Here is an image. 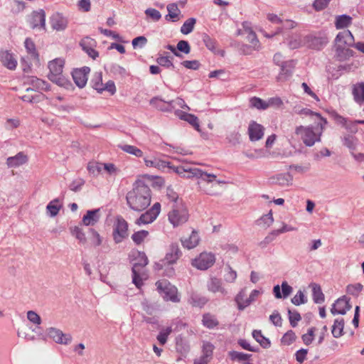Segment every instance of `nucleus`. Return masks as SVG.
I'll use <instances>...</instances> for the list:
<instances>
[{"mask_svg": "<svg viewBox=\"0 0 364 364\" xmlns=\"http://www.w3.org/2000/svg\"><path fill=\"white\" fill-rule=\"evenodd\" d=\"M173 172L178 173L183 177L191 178L196 177L200 178L202 181L205 182L207 186H210V188H205V193L210 196L218 195L219 193L218 187H221L225 184L226 182L222 180H218L217 176L213 173H208L197 168H191L188 166H174L170 163L169 166H166Z\"/></svg>", "mask_w": 364, "mask_h": 364, "instance_id": "obj_1", "label": "nucleus"}, {"mask_svg": "<svg viewBox=\"0 0 364 364\" xmlns=\"http://www.w3.org/2000/svg\"><path fill=\"white\" fill-rule=\"evenodd\" d=\"M151 189L141 180L136 181L126 196L129 207L136 212L145 210L151 203Z\"/></svg>", "mask_w": 364, "mask_h": 364, "instance_id": "obj_2", "label": "nucleus"}, {"mask_svg": "<svg viewBox=\"0 0 364 364\" xmlns=\"http://www.w3.org/2000/svg\"><path fill=\"white\" fill-rule=\"evenodd\" d=\"M326 124L319 120L315 124L309 126H299L295 133L301 136L303 143L306 146H312L316 142L321 141V136Z\"/></svg>", "mask_w": 364, "mask_h": 364, "instance_id": "obj_3", "label": "nucleus"}, {"mask_svg": "<svg viewBox=\"0 0 364 364\" xmlns=\"http://www.w3.org/2000/svg\"><path fill=\"white\" fill-rule=\"evenodd\" d=\"M64 61L62 59L56 58L48 64L50 73L48 75L49 80L61 87H66L70 82L63 76V69Z\"/></svg>", "mask_w": 364, "mask_h": 364, "instance_id": "obj_4", "label": "nucleus"}, {"mask_svg": "<svg viewBox=\"0 0 364 364\" xmlns=\"http://www.w3.org/2000/svg\"><path fill=\"white\" fill-rule=\"evenodd\" d=\"M188 210L183 203L173 204L171 210L168 214L169 222L173 227H178L186 223L188 220Z\"/></svg>", "mask_w": 364, "mask_h": 364, "instance_id": "obj_5", "label": "nucleus"}, {"mask_svg": "<svg viewBox=\"0 0 364 364\" xmlns=\"http://www.w3.org/2000/svg\"><path fill=\"white\" fill-rule=\"evenodd\" d=\"M148 258L144 252H138L132 264V282L137 288L143 284L141 273L144 267L148 264Z\"/></svg>", "mask_w": 364, "mask_h": 364, "instance_id": "obj_6", "label": "nucleus"}, {"mask_svg": "<svg viewBox=\"0 0 364 364\" xmlns=\"http://www.w3.org/2000/svg\"><path fill=\"white\" fill-rule=\"evenodd\" d=\"M182 255L179 245L177 243H172L166 252L165 257L155 264V269L161 270L166 264H173Z\"/></svg>", "mask_w": 364, "mask_h": 364, "instance_id": "obj_7", "label": "nucleus"}, {"mask_svg": "<svg viewBox=\"0 0 364 364\" xmlns=\"http://www.w3.org/2000/svg\"><path fill=\"white\" fill-rule=\"evenodd\" d=\"M157 289L164 293V299L166 301H171L173 302H178L180 301L177 295V289L171 286L166 280L158 281L156 283Z\"/></svg>", "mask_w": 364, "mask_h": 364, "instance_id": "obj_8", "label": "nucleus"}, {"mask_svg": "<svg viewBox=\"0 0 364 364\" xmlns=\"http://www.w3.org/2000/svg\"><path fill=\"white\" fill-rule=\"evenodd\" d=\"M215 262V257L210 252H202L199 256L192 260L191 264L194 267L200 269L206 270L212 267Z\"/></svg>", "mask_w": 364, "mask_h": 364, "instance_id": "obj_9", "label": "nucleus"}, {"mask_svg": "<svg viewBox=\"0 0 364 364\" xmlns=\"http://www.w3.org/2000/svg\"><path fill=\"white\" fill-rule=\"evenodd\" d=\"M127 237L128 223L122 217H117L113 230V239L115 243H120Z\"/></svg>", "mask_w": 364, "mask_h": 364, "instance_id": "obj_10", "label": "nucleus"}, {"mask_svg": "<svg viewBox=\"0 0 364 364\" xmlns=\"http://www.w3.org/2000/svg\"><path fill=\"white\" fill-rule=\"evenodd\" d=\"M161 211V204L155 203L153 206L146 210L144 213L141 214L140 217L136 220V224L141 225L142 224H149L154 222Z\"/></svg>", "mask_w": 364, "mask_h": 364, "instance_id": "obj_11", "label": "nucleus"}, {"mask_svg": "<svg viewBox=\"0 0 364 364\" xmlns=\"http://www.w3.org/2000/svg\"><path fill=\"white\" fill-rule=\"evenodd\" d=\"M47 336L53 339L56 343L68 345L72 341V336L69 333H64L61 330L50 327L46 330Z\"/></svg>", "mask_w": 364, "mask_h": 364, "instance_id": "obj_12", "label": "nucleus"}, {"mask_svg": "<svg viewBox=\"0 0 364 364\" xmlns=\"http://www.w3.org/2000/svg\"><path fill=\"white\" fill-rule=\"evenodd\" d=\"M259 294L258 290L254 289L252 291L250 296L245 299L246 296L245 290L242 289L236 296L235 301L237 304V307L240 311L244 310L247 306L251 304Z\"/></svg>", "mask_w": 364, "mask_h": 364, "instance_id": "obj_13", "label": "nucleus"}, {"mask_svg": "<svg viewBox=\"0 0 364 364\" xmlns=\"http://www.w3.org/2000/svg\"><path fill=\"white\" fill-rule=\"evenodd\" d=\"M29 24L33 29H46V13L43 9L32 12L29 19Z\"/></svg>", "mask_w": 364, "mask_h": 364, "instance_id": "obj_14", "label": "nucleus"}, {"mask_svg": "<svg viewBox=\"0 0 364 364\" xmlns=\"http://www.w3.org/2000/svg\"><path fill=\"white\" fill-rule=\"evenodd\" d=\"M350 299H347L343 296L338 299L336 302L332 305L331 313L333 315L341 314L345 315L348 311L351 309V305L349 303Z\"/></svg>", "mask_w": 364, "mask_h": 364, "instance_id": "obj_15", "label": "nucleus"}, {"mask_svg": "<svg viewBox=\"0 0 364 364\" xmlns=\"http://www.w3.org/2000/svg\"><path fill=\"white\" fill-rule=\"evenodd\" d=\"M90 68L85 66L80 69H75L72 73L73 80L77 86L80 88H82L85 86L87 79L88 74L90 73Z\"/></svg>", "mask_w": 364, "mask_h": 364, "instance_id": "obj_16", "label": "nucleus"}, {"mask_svg": "<svg viewBox=\"0 0 364 364\" xmlns=\"http://www.w3.org/2000/svg\"><path fill=\"white\" fill-rule=\"evenodd\" d=\"M326 43V38L323 37L308 35L304 38V45L311 49L320 50Z\"/></svg>", "mask_w": 364, "mask_h": 364, "instance_id": "obj_17", "label": "nucleus"}, {"mask_svg": "<svg viewBox=\"0 0 364 364\" xmlns=\"http://www.w3.org/2000/svg\"><path fill=\"white\" fill-rule=\"evenodd\" d=\"M341 44L342 46L354 47L355 41L352 33L349 30L339 32L335 39V45Z\"/></svg>", "mask_w": 364, "mask_h": 364, "instance_id": "obj_18", "label": "nucleus"}, {"mask_svg": "<svg viewBox=\"0 0 364 364\" xmlns=\"http://www.w3.org/2000/svg\"><path fill=\"white\" fill-rule=\"evenodd\" d=\"M82 49L92 59L98 57V52L94 48L96 46V41L90 37H85L80 42Z\"/></svg>", "mask_w": 364, "mask_h": 364, "instance_id": "obj_19", "label": "nucleus"}, {"mask_svg": "<svg viewBox=\"0 0 364 364\" xmlns=\"http://www.w3.org/2000/svg\"><path fill=\"white\" fill-rule=\"evenodd\" d=\"M264 128L262 125L252 121L248 127V134L251 141L261 139L264 136Z\"/></svg>", "mask_w": 364, "mask_h": 364, "instance_id": "obj_20", "label": "nucleus"}, {"mask_svg": "<svg viewBox=\"0 0 364 364\" xmlns=\"http://www.w3.org/2000/svg\"><path fill=\"white\" fill-rule=\"evenodd\" d=\"M100 208L87 210L86 214L82 217V224L85 226L95 225L100 219Z\"/></svg>", "mask_w": 364, "mask_h": 364, "instance_id": "obj_21", "label": "nucleus"}, {"mask_svg": "<svg viewBox=\"0 0 364 364\" xmlns=\"http://www.w3.org/2000/svg\"><path fill=\"white\" fill-rule=\"evenodd\" d=\"M295 64V61L292 60L282 63V64H281V71L277 77V80L279 81H284L290 77L293 73Z\"/></svg>", "mask_w": 364, "mask_h": 364, "instance_id": "obj_22", "label": "nucleus"}, {"mask_svg": "<svg viewBox=\"0 0 364 364\" xmlns=\"http://www.w3.org/2000/svg\"><path fill=\"white\" fill-rule=\"evenodd\" d=\"M150 105L162 112H170L174 109L173 102H170V101H165L159 97H155L151 99Z\"/></svg>", "mask_w": 364, "mask_h": 364, "instance_id": "obj_23", "label": "nucleus"}, {"mask_svg": "<svg viewBox=\"0 0 364 364\" xmlns=\"http://www.w3.org/2000/svg\"><path fill=\"white\" fill-rule=\"evenodd\" d=\"M28 161V156L22 151L18 152L14 156H10L6 159V165L9 168H16L25 164Z\"/></svg>", "mask_w": 364, "mask_h": 364, "instance_id": "obj_24", "label": "nucleus"}, {"mask_svg": "<svg viewBox=\"0 0 364 364\" xmlns=\"http://www.w3.org/2000/svg\"><path fill=\"white\" fill-rule=\"evenodd\" d=\"M175 114L181 119L188 122L191 124L197 131H200V124L198 119L196 116L189 114L181 110L177 109L175 111Z\"/></svg>", "mask_w": 364, "mask_h": 364, "instance_id": "obj_25", "label": "nucleus"}, {"mask_svg": "<svg viewBox=\"0 0 364 364\" xmlns=\"http://www.w3.org/2000/svg\"><path fill=\"white\" fill-rule=\"evenodd\" d=\"M0 60L4 66L9 70H15L17 65V61L13 54L8 50L0 53Z\"/></svg>", "mask_w": 364, "mask_h": 364, "instance_id": "obj_26", "label": "nucleus"}, {"mask_svg": "<svg viewBox=\"0 0 364 364\" xmlns=\"http://www.w3.org/2000/svg\"><path fill=\"white\" fill-rule=\"evenodd\" d=\"M68 23V19L59 13L54 14L51 18V26L54 30L64 31Z\"/></svg>", "mask_w": 364, "mask_h": 364, "instance_id": "obj_27", "label": "nucleus"}, {"mask_svg": "<svg viewBox=\"0 0 364 364\" xmlns=\"http://www.w3.org/2000/svg\"><path fill=\"white\" fill-rule=\"evenodd\" d=\"M336 48V58L339 61H344L353 55V51L347 48V46H342L341 44L335 45Z\"/></svg>", "mask_w": 364, "mask_h": 364, "instance_id": "obj_28", "label": "nucleus"}, {"mask_svg": "<svg viewBox=\"0 0 364 364\" xmlns=\"http://www.w3.org/2000/svg\"><path fill=\"white\" fill-rule=\"evenodd\" d=\"M28 83H30L33 87L26 88V91L27 92L30 91L36 90H48V84L46 81L39 79L36 77H31L28 80Z\"/></svg>", "mask_w": 364, "mask_h": 364, "instance_id": "obj_29", "label": "nucleus"}, {"mask_svg": "<svg viewBox=\"0 0 364 364\" xmlns=\"http://www.w3.org/2000/svg\"><path fill=\"white\" fill-rule=\"evenodd\" d=\"M272 183L281 186H289L292 184L293 176L289 173L277 174L272 178Z\"/></svg>", "mask_w": 364, "mask_h": 364, "instance_id": "obj_30", "label": "nucleus"}, {"mask_svg": "<svg viewBox=\"0 0 364 364\" xmlns=\"http://www.w3.org/2000/svg\"><path fill=\"white\" fill-rule=\"evenodd\" d=\"M181 241L183 247L191 250L198 245L200 237L198 232L193 230L188 238H182Z\"/></svg>", "mask_w": 364, "mask_h": 364, "instance_id": "obj_31", "label": "nucleus"}, {"mask_svg": "<svg viewBox=\"0 0 364 364\" xmlns=\"http://www.w3.org/2000/svg\"><path fill=\"white\" fill-rule=\"evenodd\" d=\"M207 286L208 290L213 293L219 292L223 295H225L227 294L226 290L222 285L221 280L218 278H211L210 281L208 282Z\"/></svg>", "mask_w": 364, "mask_h": 364, "instance_id": "obj_32", "label": "nucleus"}, {"mask_svg": "<svg viewBox=\"0 0 364 364\" xmlns=\"http://www.w3.org/2000/svg\"><path fill=\"white\" fill-rule=\"evenodd\" d=\"M293 112L300 115L316 116L319 120L323 122L324 124H327V120L322 117L319 113L314 112L308 108H303L299 105H296L293 108Z\"/></svg>", "mask_w": 364, "mask_h": 364, "instance_id": "obj_33", "label": "nucleus"}, {"mask_svg": "<svg viewBox=\"0 0 364 364\" xmlns=\"http://www.w3.org/2000/svg\"><path fill=\"white\" fill-rule=\"evenodd\" d=\"M168 14L166 15L165 18L166 21L171 20L175 22L179 19V14L181 11L179 10L176 4H169L167 5Z\"/></svg>", "mask_w": 364, "mask_h": 364, "instance_id": "obj_34", "label": "nucleus"}, {"mask_svg": "<svg viewBox=\"0 0 364 364\" xmlns=\"http://www.w3.org/2000/svg\"><path fill=\"white\" fill-rule=\"evenodd\" d=\"M352 17L343 14L337 16L335 21V26L337 29H343L348 27L352 23Z\"/></svg>", "mask_w": 364, "mask_h": 364, "instance_id": "obj_35", "label": "nucleus"}, {"mask_svg": "<svg viewBox=\"0 0 364 364\" xmlns=\"http://www.w3.org/2000/svg\"><path fill=\"white\" fill-rule=\"evenodd\" d=\"M353 95L357 103L364 102V82H360L353 86Z\"/></svg>", "mask_w": 364, "mask_h": 364, "instance_id": "obj_36", "label": "nucleus"}, {"mask_svg": "<svg viewBox=\"0 0 364 364\" xmlns=\"http://www.w3.org/2000/svg\"><path fill=\"white\" fill-rule=\"evenodd\" d=\"M343 144L348 148L350 151H354L356 149L358 139L351 134H346L342 138Z\"/></svg>", "mask_w": 364, "mask_h": 364, "instance_id": "obj_37", "label": "nucleus"}, {"mask_svg": "<svg viewBox=\"0 0 364 364\" xmlns=\"http://www.w3.org/2000/svg\"><path fill=\"white\" fill-rule=\"evenodd\" d=\"M344 320L343 318H336L332 326L331 333L334 338H340L343 333Z\"/></svg>", "mask_w": 364, "mask_h": 364, "instance_id": "obj_38", "label": "nucleus"}, {"mask_svg": "<svg viewBox=\"0 0 364 364\" xmlns=\"http://www.w3.org/2000/svg\"><path fill=\"white\" fill-rule=\"evenodd\" d=\"M252 337L260 344L264 348H269L271 346V342L269 338L264 337L260 330H254L252 331Z\"/></svg>", "mask_w": 364, "mask_h": 364, "instance_id": "obj_39", "label": "nucleus"}, {"mask_svg": "<svg viewBox=\"0 0 364 364\" xmlns=\"http://www.w3.org/2000/svg\"><path fill=\"white\" fill-rule=\"evenodd\" d=\"M312 296L314 303L321 304L324 301V294L321 291V287L317 284H312Z\"/></svg>", "mask_w": 364, "mask_h": 364, "instance_id": "obj_40", "label": "nucleus"}, {"mask_svg": "<svg viewBox=\"0 0 364 364\" xmlns=\"http://www.w3.org/2000/svg\"><path fill=\"white\" fill-rule=\"evenodd\" d=\"M144 163L146 166L148 167H155L159 168H166V166H169L170 164L169 161H161L156 159H154L153 160L144 159Z\"/></svg>", "mask_w": 364, "mask_h": 364, "instance_id": "obj_41", "label": "nucleus"}, {"mask_svg": "<svg viewBox=\"0 0 364 364\" xmlns=\"http://www.w3.org/2000/svg\"><path fill=\"white\" fill-rule=\"evenodd\" d=\"M119 148L122 151L136 157H141L143 156V151L135 146L124 144L119 145Z\"/></svg>", "mask_w": 364, "mask_h": 364, "instance_id": "obj_42", "label": "nucleus"}, {"mask_svg": "<svg viewBox=\"0 0 364 364\" xmlns=\"http://www.w3.org/2000/svg\"><path fill=\"white\" fill-rule=\"evenodd\" d=\"M202 321L203 324L208 328H213L219 324L215 316L210 314H204Z\"/></svg>", "mask_w": 364, "mask_h": 364, "instance_id": "obj_43", "label": "nucleus"}, {"mask_svg": "<svg viewBox=\"0 0 364 364\" xmlns=\"http://www.w3.org/2000/svg\"><path fill=\"white\" fill-rule=\"evenodd\" d=\"M229 357L232 360H237L238 362L247 361L252 356L251 354H247L242 352L232 350L228 353Z\"/></svg>", "mask_w": 364, "mask_h": 364, "instance_id": "obj_44", "label": "nucleus"}, {"mask_svg": "<svg viewBox=\"0 0 364 364\" xmlns=\"http://www.w3.org/2000/svg\"><path fill=\"white\" fill-rule=\"evenodd\" d=\"M58 199H54L48 204L46 209L50 217H55L58 214L61 208L60 205H58Z\"/></svg>", "mask_w": 364, "mask_h": 364, "instance_id": "obj_45", "label": "nucleus"}, {"mask_svg": "<svg viewBox=\"0 0 364 364\" xmlns=\"http://www.w3.org/2000/svg\"><path fill=\"white\" fill-rule=\"evenodd\" d=\"M91 83L92 85V87L96 90L98 92L102 93L103 92V83H102V77L101 73H97L93 76Z\"/></svg>", "mask_w": 364, "mask_h": 364, "instance_id": "obj_46", "label": "nucleus"}, {"mask_svg": "<svg viewBox=\"0 0 364 364\" xmlns=\"http://www.w3.org/2000/svg\"><path fill=\"white\" fill-rule=\"evenodd\" d=\"M274 222L272 210L267 214L262 215L259 220H257L258 225L263 226L264 228L269 227Z\"/></svg>", "mask_w": 364, "mask_h": 364, "instance_id": "obj_47", "label": "nucleus"}, {"mask_svg": "<svg viewBox=\"0 0 364 364\" xmlns=\"http://www.w3.org/2000/svg\"><path fill=\"white\" fill-rule=\"evenodd\" d=\"M196 23V20L194 18L187 19L181 27V32L185 35L191 33L194 28Z\"/></svg>", "mask_w": 364, "mask_h": 364, "instance_id": "obj_48", "label": "nucleus"}, {"mask_svg": "<svg viewBox=\"0 0 364 364\" xmlns=\"http://www.w3.org/2000/svg\"><path fill=\"white\" fill-rule=\"evenodd\" d=\"M172 331L173 329L171 326L162 328L160 331L156 338L161 345H164L166 343L167 338Z\"/></svg>", "mask_w": 364, "mask_h": 364, "instance_id": "obj_49", "label": "nucleus"}, {"mask_svg": "<svg viewBox=\"0 0 364 364\" xmlns=\"http://www.w3.org/2000/svg\"><path fill=\"white\" fill-rule=\"evenodd\" d=\"M288 315L290 325L294 328L297 326L298 322L301 321V316L300 314L296 310L288 309Z\"/></svg>", "mask_w": 364, "mask_h": 364, "instance_id": "obj_50", "label": "nucleus"}, {"mask_svg": "<svg viewBox=\"0 0 364 364\" xmlns=\"http://www.w3.org/2000/svg\"><path fill=\"white\" fill-rule=\"evenodd\" d=\"M148 235L149 232L142 230L134 232L132 235V239L135 244L140 245Z\"/></svg>", "mask_w": 364, "mask_h": 364, "instance_id": "obj_51", "label": "nucleus"}, {"mask_svg": "<svg viewBox=\"0 0 364 364\" xmlns=\"http://www.w3.org/2000/svg\"><path fill=\"white\" fill-rule=\"evenodd\" d=\"M190 303L194 306H204L208 300L203 296H200L196 294H193L190 297Z\"/></svg>", "mask_w": 364, "mask_h": 364, "instance_id": "obj_52", "label": "nucleus"}, {"mask_svg": "<svg viewBox=\"0 0 364 364\" xmlns=\"http://www.w3.org/2000/svg\"><path fill=\"white\" fill-rule=\"evenodd\" d=\"M70 232L80 241V242L82 244H85L86 242L87 239L85 235L80 228L75 226L74 228L70 229Z\"/></svg>", "mask_w": 364, "mask_h": 364, "instance_id": "obj_53", "label": "nucleus"}, {"mask_svg": "<svg viewBox=\"0 0 364 364\" xmlns=\"http://www.w3.org/2000/svg\"><path fill=\"white\" fill-rule=\"evenodd\" d=\"M363 286L360 283L349 284L346 287V291L353 296H358L359 293L363 290Z\"/></svg>", "mask_w": 364, "mask_h": 364, "instance_id": "obj_54", "label": "nucleus"}, {"mask_svg": "<svg viewBox=\"0 0 364 364\" xmlns=\"http://www.w3.org/2000/svg\"><path fill=\"white\" fill-rule=\"evenodd\" d=\"M250 104L252 107L258 109H266L268 108L267 101L255 97L250 100Z\"/></svg>", "mask_w": 364, "mask_h": 364, "instance_id": "obj_55", "label": "nucleus"}, {"mask_svg": "<svg viewBox=\"0 0 364 364\" xmlns=\"http://www.w3.org/2000/svg\"><path fill=\"white\" fill-rule=\"evenodd\" d=\"M110 70L114 75H118L121 77L129 75L127 70L118 64H113L111 66Z\"/></svg>", "mask_w": 364, "mask_h": 364, "instance_id": "obj_56", "label": "nucleus"}, {"mask_svg": "<svg viewBox=\"0 0 364 364\" xmlns=\"http://www.w3.org/2000/svg\"><path fill=\"white\" fill-rule=\"evenodd\" d=\"M296 335L292 330L288 331L282 338L281 342L284 345L289 346L296 340Z\"/></svg>", "mask_w": 364, "mask_h": 364, "instance_id": "obj_57", "label": "nucleus"}, {"mask_svg": "<svg viewBox=\"0 0 364 364\" xmlns=\"http://www.w3.org/2000/svg\"><path fill=\"white\" fill-rule=\"evenodd\" d=\"M24 44L26 49L29 54H31L34 58H37L38 56L36 50V46L31 38H27L25 40Z\"/></svg>", "mask_w": 364, "mask_h": 364, "instance_id": "obj_58", "label": "nucleus"}, {"mask_svg": "<svg viewBox=\"0 0 364 364\" xmlns=\"http://www.w3.org/2000/svg\"><path fill=\"white\" fill-rule=\"evenodd\" d=\"M291 302L296 306H299L301 304H306L307 302V299L306 298L304 292L301 290H299L291 299Z\"/></svg>", "mask_w": 364, "mask_h": 364, "instance_id": "obj_59", "label": "nucleus"}, {"mask_svg": "<svg viewBox=\"0 0 364 364\" xmlns=\"http://www.w3.org/2000/svg\"><path fill=\"white\" fill-rule=\"evenodd\" d=\"M203 41L208 49L213 50L215 49L216 41L206 33L202 36Z\"/></svg>", "mask_w": 364, "mask_h": 364, "instance_id": "obj_60", "label": "nucleus"}, {"mask_svg": "<svg viewBox=\"0 0 364 364\" xmlns=\"http://www.w3.org/2000/svg\"><path fill=\"white\" fill-rule=\"evenodd\" d=\"M245 30L247 33V41L252 44L254 48L259 44V40L257 39L256 33L250 28H246L245 26Z\"/></svg>", "mask_w": 364, "mask_h": 364, "instance_id": "obj_61", "label": "nucleus"}, {"mask_svg": "<svg viewBox=\"0 0 364 364\" xmlns=\"http://www.w3.org/2000/svg\"><path fill=\"white\" fill-rule=\"evenodd\" d=\"M240 136L241 135L238 132L233 131L228 134L226 139L230 144L235 146L240 143Z\"/></svg>", "mask_w": 364, "mask_h": 364, "instance_id": "obj_62", "label": "nucleus"}, {"mask_svg": "<svg viewBox=\"0 0 364 364\" xmlns=\"http://www.w3.org/2000/svg\"><path fill=\"white\" fill-rule=\"evenodd\" d=\"M144 13L147 16L150 17L154 21H158L161 18V13L155 9L149 8L145 10Z\"/></svg>", "mask_w": 364, "mask_h": 364, "instance_id": "obj_63", "label": "nucleus"}, {"mask_svg": "<svg viewBox=\"0 0 364 364\" xmlns=\"http://www.w3.org/2000/svg\"><path fill=\"white\" fill-rule=\"evenodd\" d=\"M103 166V164H99L97 162H90L87 164V170L90 173L97 175L101 171L102 168Z\"/></svg>", "mask_w": 364, "mask_h": 364, "instance_id": "obj_64", "label": "nucleus"}]
</instances>
